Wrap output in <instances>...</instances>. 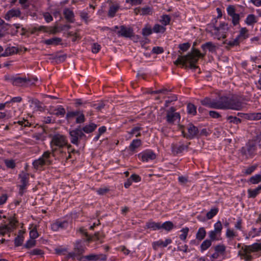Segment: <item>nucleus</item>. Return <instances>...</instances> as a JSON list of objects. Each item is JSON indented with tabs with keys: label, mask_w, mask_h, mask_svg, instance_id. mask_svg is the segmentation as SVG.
Instances as JSON below:
<instances>
[{
	"label": "nucleus",
	"mask_w": 261,
	"mask_h": 261,
	"mask_svg": "<svg viewBox=\"0 0 261 261\" xmlns=\"http://www.w3.org/2000/svg\"><path fill=\"white\" fill-rule=\"evenodd\" d=\"M200 102L203 106L215 109L239 111L243 108L242 103L239 100L225 96L220 97L218 100L206 97L201 100Z\"/></svg>",
	"instance_id": "obj_1"
},
{
	"label": "nucleus",
	"mask_w": 261,
	"mask_h": 261,
	"mask_svg": "<svg viewBox=\"0 0 261 261\" xmlns=\"http://www.w3.org/2000/svg\"><path fill=\"white\" fill-rule=\"evenodd\" d=\"M178 52L180 55L178 56L177 59L174 62V64L176 66L181 64L187 67L188 65L186 63L189 62L190 64L188 67L191 69L198 68V66L196 65V64L200 58H203L205 56V54L201 53L198 49L194 47H192L191 51L185 56H181V53L180 51H178Z\"/></svg>",
	"instance_id": "obj_2"
},
{
	"label": "nucleus",
	"mask_w": 261,
	"mask_h": 261,
	"mask_svg": "<svg viewBox=\"0 0 261 261\" xmlns=\"http://www.w3.org/2000/svg\"><path fill=\"white\" fill-rule=\"evenodd\" d=\"M57 148H53L52 152L49 151H45L42 156L37 160H35L33 162V166L34 168L38 169L40 167L45 165H50L52 164L53 161L50 159V156L52 155L55 156V152L57 150Z\"/></svg>",
	"instance_id": "obj_3"
},
{
	"label": "nucleus",
	"mask_w": 261,
	"mask_h": 261,
	"mask_svg": "<svg viewBox=\"0 0 261 261\" xmlns=\"http://www.w3.org/2000/svg\"><path fill=\"white\" fill-rule=\"evenodd\" d=\"M69 139L72 144L78 146L81 141L86 143L88 137L83 133L81 129V126H78L75 129L69 131Z\"/></svg>",
	"instance_id": "obj_4"
},
{
	"label": "nucleus",
	"mask_w": 261,
	"mask_h": 261,
	"mask_svg": "<svg viewBox=\"0 0 261 261\" xmlns=\"http://www.w3.org/2000/svg\"><path fill=\"white\" fill-rule=\"evenodd\" d=\"M184 127L185 126L182 125H179V129L181 131L182 136L188 139H194L199 133V130L198 128L194 125L192 123H189L187 126L188 134L185 133V131L184 129Z\"/></svg>",
	"instance_id": "obj_5"
},
{
	"label": "nucleus",
	"mask_w": 261,
	"mask_h": 261,
	"mask_svg": "<svg viewBox=\"0 0 261 261\" xmlns=\"http://www.w3.org/2000/svg\"><path fill=\"white\" fill-rule=\"evenodd\" d=\"M85 247L82 245V240L77 241L74 245L73 251L69 252L67 256L66 259L72 258L74 260L75 258L82 257V254L85 252Z\"/></svg>",
	"instance_id": "obj_6"
},
{
	"label": "nucleus",
	"mask_w": 261,
	"mask_h": 261,
	"mask_svg": "<svg viewBox=\"0 0 261 261\" xmlns=\"http://www.w3.org/2000/svg\"><path fill=\"white\" fill-rule=\"evenodd\" d=\"M256 144L253 141H249L245 146L241 148L240 152L242 155L245 156L247 158L252 156L256 151Z\"/></svg>",
	"instance_id": "obj_7"
},
{
	"label": "nucleus",
	"mask_w": 261,
	"mask_h": 261,
	"mask_svg": "<svg viewBox=\"0 0 261 261\" xmlns=\"http://www.w3.org/2000/svg\"><path fill=\"white\" fill-rule=\"evenodd\" d=\"M76 117L75 123L82 124L85 122L86 118L83 111H68L66 115V119L68 121Z\"/></svg>",
	"instance_id": "obj_8"
},
{
	"label": "nucleus",
	"mask_w": 261,
	"mask_h": 261,
	"mask_svg": "<svg viewBox=\"0 0 261 261\" xmlns=\"http://www.w3.org/2000/svg\"><path fill=\"white\" fill-rule=\"evenodd\" d=\"M50 145L52 147V149L54 148V146L59 148H63L65 146H67L68 145L66 137L62 135L58 134H55L52 137Z\"/></svg>",
	"instance_id": "obj_9"
},
{
	"label": "nucleus",
	"mask_w": 261,
	"mask_h": 261,
	"mask_svg": "<svg viewBox=\"0 0 261 261\" xmlns=\"http://www.w3.org/2000/svg\"><path fill=\"white\" fill-rule=\"evenodd\" d=\"M213 28L215 31V34L218 36V39H220L221 38L224 39L226 37L225 33L229 29L227 23H221L219 27L214 26Z\"/></svg>",
	"instance_id": "obj_10"
},
{
	"label": "nucleus",
	"mask_w": 261,
	"mask_h": 261,
	"mask_svg": "<svg viewBox=\"0 0 261 261\" xmlns=\"http://www.w3.org/2000/svg\"><path fill=\"white\" fill-rule=\"evenodd\" d=\"M190 144V142H187L185 144L182 141H179L177 143H173L171 144V151L174 154L181 153L184 150H188Z\"/></svg>",
	"instance_id": "obj_11"
},
{
	"label": "nucleus",
	"mask_w": 261,
	"mask_h": 261,
	"mask_svg": "<svg viewBox=\"0 0 261 261\" xmlns=\"http://www.w3.org/2000/svg\"><path fill=\"white\" fill-rule=\"evenodd\" d=\"M175 109L172 107L167 111L166 121L169 124H173L176 120L180 119V115L175 112Z\"/></svg>",
	"instance_id": "obj_12"
},
{
	"label": "nucleus",
	"mask_w": 261,
	"mask_h": 261,
	"mask_svg": "<svg viewBox=\"0 0 261 261\" xmlns=\"http://www.w3.org/2000/svg\"><path fill=\"white\" fill-rule=\"evenodd\" d=\"M19 177L20 178V182L21 184L19 186V194L20 195L22 196L23 194L26 187L28 184L29 180V174L22 171L19 174Z\"/></svg>",
	"instance_id": "obj_13"
},
{
	"label": "nucleus",
	"mask_w": 261,
	"mask_h": 261,
	"mask_svg": "<svg viewBox=\"0 0 261 261\" xmlns=\"http://www.w3.org/2000/svg\"><path fill=\"white\" fill-rule=\"evenodd\" d=\"M117 34L119 37L125 38H130L134 36L133 29L130 27L127 28L123 25L120 27V30L117 32Z\"/></svg>",
	"instance_id": "obj_14"
},
{
	"label": "nucleus",
	"mask_w": 261,
	"mask_h": 261,
	"mask_svg": "<svg viewBox=\"0 0 261 261\" xmlns=\"http://www.w3.org/2000/svg\"><path fill=\"white\" fill-rule=\"evenodd\" d=\"M138 157L141 158L143 162H148L155 159V154L151 150H146L138 154Z\"/></svg>",
	"instance_id": "obj_15"
},
{
	"label": "nucleus",
	"mask_w": 261,
	"mask_h": 261,
	"mask_svg": "<svg viewBox=\"0 0 261 261\" xmlns=\"http://www.w3.org/2000/svg\"><path fill=\"white\" fill-rule=\"evenodd\" d=\"M31 82V79L15 76L13 79L12 85L15 86H23Z\"/></svg>",
	"instance_id": "obj_16"
},
{
	"label": "nucleus",
	"mask_w": 261,
	"mask_h": 261,
	"mask_svg": "<svg viewBox=\"0 0 261 261\" xmlns=\"http://www.w3.org/2000/svg\"><path fill=\"white\" fill-rule=\"evenodd\" d=\"M21 13V11L19 9H12L7 12L4 18L7 20H10L12 17H19Z\"/></svg>",
	"instance_id": "obj_17"
},
{
	"label": "nucleus",
	"mask_w": 261,
	"mask_h": 261,
	"mask_svg": "<svg viewBox=\"0 0 261 261\" xmlns=\"http://www.w3.org/2000/svg\"><path fill=\"white\" fill-rule=\"evenodd\" d=\"M242 250L243 252L241 251L239 252L238 255L240 256L241 259H243L245 261H252L253 259V256L250 255L251 252L244 246L242 247Z\"/></svg>",
	"instance_id": "obj_18"
},
{
	"label": "nucleus",
	"mask_w": 261,
	"mask_h": 261,
	"mask_svg": "<svg viewBox=\"0 0 261 261\" xmlns=\"http://www.w3.org/2000/svg\"><path fill=\"white\" fill-rule=\"evenodd\" d=\"M201 48L204 51L203 54H206L207 50H208L212 53H215L216 51L217 47L212 42H207L202 44Z\"/></svg>",
	"instance_id": "obj_19"
},
{
	"label": "nucleus",
	"mask_w": 261,
	"mask_h": 261,
	"mask_svg": "<svg viewBox=\"0 0 261 261\" xmlns=\"http://www.w3.org/2000/svg\"><path fill=\"white\" fill-rule=\"evenodd\" d=\"M97 124L91 122L88 124H86L83 126H81V129L83 133L90 134L93 132L97 128Z\"/></svg>",
	"instance_id": "obj_20"
},
{
	"label": "nucleus",
	"mask_w": 261,
	"mask_h": 261,
	"mask_svg": "<svg viewBox=\"0 0 261 261\" xmlns=\"http://www.w3.org/2000/svg\"><path fill=\"white\" fill-rule=\"evenodd\" d=\"M172 240L170 239H167L165 241L159 240L153 243V248L156 250L159 247H166L168 244L171 243Z\"/></svg>",
	"instance_id": "obj_21"
},
{
	"label": "nucleus",
	"mask_w": 261,
	"mask_h": 261,
	"mask_svg": "<svg viewBox=\"0 0 261 261\" xmlns=\"http://www.w3.org/2000/svg\"><path fill=\"white\" fill-rule=\"evenodd\" d=\"M244 247L251 253L258 252L261 251V242L255 243L250 245H245Z\"/></svg>",
	"instance_id": "obj_22"
},
{
	"label": "nucleus",
	"mask_w": 261,
	"mask_h": 261,
	"mask_svg": "<svg viewBox=\"0 0 261 261\" xmlns=\"http://www.w3.org/2000/svg\"><path fill=\"white\" fill-rule=\"evenodd\" d=\"M18 52V49L15 47H8L6 48L5 51L0 56L2 57H8Z\"/></svg>",
	"instance_id": "obj_23"
},
{
	"label": "nucleus",
	"mask_w": 261,
	"mask_h": 261,
	"mask_svg": "<svg viewBox=\"0 0 261 261\" xmlns=\"http://www.w3.org/2000/svg\"><path fill=\"white\" fill-rule=\"evenodd\" d=\"M119 9L118 5H112L110 6L109 10L108 13V16L110 17H114Z\"/></svg>",
	"instance_id": "obj_24"
},
{
	"label": "nucleus",
	"mask_w": 261,
	"mask_h": 261,
	"mask_svg": "<svg viewBox=\"0 0 261 261\" xmlns=\"http://www.w3.org/2000/svg\"><path fill=\"white\" fill-rule=\"evenodd\" d=\"M64 15L65 18L69 22H73L74 21V13L73 11L68 9H66L64 11Z\"/></svg>",
	"instance_id": "obj_25"
},
{
	"label": "nucleus",
	"mask_w": 261,
	"mask_h": 261,
	"mask_svg": "<svg viewBox=\"0 0 261 261\" xmlns=\"http://www.w3.org/2000/svg\"><path fill=\"white\" fill-rule=\"evenodd\" d=\"M206 230L204 227H200L198 229L196 234V238L198 241H201L204 239L206 236Z\"/></svg>",
	"instance_id": "obj_26"
},
{
	"label": "nucleus",
	"mask_w": 261,
	"mask_h": 261,
	"mask_svg": "<svg viewBox=\"0 0 261 261\" xmlns=\"http://www.w3.org/2000/svg\"><path fill=\"white\" fill-rule=\"evenodd\" d=\"M65 113V110L62 106H59L57 109L50 112L51 114L55 115L57 116H64Z\"/></svg>",
	"instance_id": "obj_27"
},
{
	"label": "nucleus",
	"mask_w": 261,
	"mask_h": 261,
	"mask_svg": "<svg viewBox=\"0 0 261 261\" xmlns=\"http://www.w3.org/2000/svg\"><path fill=\"white\" fill-rule=\"evenodd\" d=\"M100 259V257L98 255H95V254H90L88 255L80 257L79 258H77V260L80 261H85V259H88L89 260H97Z\"/></svg>",
	"instance_id": "obj_28"
},
{
	"label": "nucleus",
	"mask_w": 261,
	"mask_h": 261,
	"mask_svg": "<svg viewBox=\"0 0 261 261\" xmlns=\"http://www.w3.org/2000/svg\"><path fill=\"white\" fill-rule=\"evenodd\" d=\"M248 30L246 28H242L240 31L239 35L237 37L238 40L242 41L248 37Z\"/></svg>",
	"instance_id": "obj_29"
},
{
	"label": "nucleus",
	"mask_w": 261,
	"mask_h": 261,
	"mask_svg": "<svg viewBox=\"0 0 261 261\" xmlns=\"http://www.w3.org/2000/svg\"><path fill=\"white\" fill-rule=\"evenodd\" d=\"M174 228V224L171 221H166L161 224L160 223V229L162 228L166 231H170Z\"/></svg>",
	"instance_id": "obj_30"
},
{
	"label": "nucleus",
	"mask_w": 261,
	"mask_h": 261,
	"mask_svg": "<svg viewBox=\"0 0 261 261\" xmlns=\"http://www.w3.org/2000/svg\"><path fill=\"white\" fill-rule=\"evenodd\" d=\"M146 227L148 229H151L153 230H156L160 229V223L155 222H148L146 223Z\"/></svg>",
	"instance_id": "obj_31"
},
{
	"label": "nucleus",
	"mask_w": 261,
	"mask_h": 261,
	"mask_svg": "<svg viewBox=\"0 0 261 261\" xmlns=\"http://www.w3.org/2000/svg\"><path fill=\"white\" fill-rule=\"evenodd\" d=\"M62 41V39L60 38L54 37L49 39L45 40L44 43L46 45H55L59 44Z\"/></svg>",
	"instance_id": "obj_32"
},
{
	"label": "nucleus",
	"mask_w": 261,
	"mask_h": 261,
	"mask_svg": "<svg viewBox=\"0 0 261 261\" xmlns=\"http://www.w3.org/2000/svg\"><path fill=\"white\" fill-rule=\"evenodd\" d=\"M141 145V141L140 139L133 140L131 142L129 148L130 151H134L136 148H138Z\"/></svg>",
	"instance_id": "obj_33"
},
{
	"label": "nucleus",
	"mask_w": 261,
	"mask_h": 261,
	"mask_svg": "<svg viewBox=\"0 0 261 261\" xmlns=\"http://www.w3.org/2000/svg\"><path fill=\"white\" fill-rule=\"evenodd\" d=\"M240 41L238 40V38H236L234 39L231 41L225 40L223 43L228 45L229 46H226L227 49H229L230 47L237 46L239 44Z\"/></svg>",
	"instance_id": "obj_34"
},
{
	"label": "nucleus",
	"mask_w": 261,
	"mask_h": 261,
	"mask_svg": "<svg viewBox=\"0 0 261 261\" xmlns=\"http://www.w3.org/2000/svg\"><path fill=\"white\" fill-rule=\"evenodd\" d=\"M212 245L211 240L206 239L204 240L200 245V250L201 252L207 249Z\"/></svg>",
	"instance_id": "obj_35"
},
{
	"label": "nucleus",
	"mask_w": 261,
	"mask_h": 261,
	"mask_svg": "<svg viewBox=\"0 0 261 261\" xmlns=\"http://www.w3.org/2000/svg\"><path fill=\"white\" fill-rule=\"evenodd\" d=\"M12 227H9L7 224H3L0 226V234L2 236H4L7 232H11Z\"/></svg>",
	"instance_id": "obj_36"
},
{
	"label": "nucleus",
	"mask_w": 261,
	"mask_h": 261,
	"mask_svg": "<svg viewBox=\"0 0 261 261\" xmlns=\"http://www.w3.org/2000/svg\"><path fill=\"white\" fill-rule=\"evenodd\" d=\"M141 130H142V127L138 126H135L131 129V130L129 132V134L132 136L135 135V136L137 137H139L141 136V133H140Z\"/></svg>",
	"instance_id": "obj_37"
},
{
	"label": "nucleus",
	"mask_w": 261,
	"mask_h": 261,
	"mask_svg": "<svg viewBox=\"0 0 261 261\" xmlns=\"http://www.w3.org/2000/svg\"><path fill=\"white\" fill-rule=\"evenodd\" d=\"M166 31V28L164 26L161 25L159 24H155L152 29V31L154 33H163Z\"/></svg>",
	"instance_id": "obj_38"
},
{
	"label": "nucleus",
	"mask_w": 261,
	"mask_h": 261,
	"mask_svg": "<svg viewBox=\"0 0 261 261\" xmlns=\"http://www.w3.org/2000/svg\"><path fill=\"white\" fill-rule=\"evenodd\" d=\"M187 112L189 114L195 115L196 114V107L192 103H189L187 105Z\"/></svg>",
	"instance_id": "obj_39"
},
{
	"label": "nucleus",
	"mask_w": 261,
	"mask_h": 261,
	"mask_svg": "<svg viewBox=\"0 0 261 261\" xmlns=\"http://www.w3.org/2000/svg\"><path fill=\"white\" fill-rule=\"evenodd\" d=\"M249 181L252 184H257L261 181V175L256 174L251 176L249 179Z\"/></svg>",
	"instance_id": "obj_40"
},
{
	"label": "nucleus",
	"mask_w": 261,
	"mask_h": 261,
	"mask_svg": "<svg viewBox=\"0 0 261 261\" xmlns=\"http://www.w3.org/2000/svg\"><path fill=\"white\" fill-rule=\"evenodd\" d=\"M226 250L225 246L223 244H219L215 246V251L218 254H223Z\"/></svg>",
	"instance_id": "obj_41"
},
{
	"label": "nucleus",
	"mask_w": 261,
	"mask_h": 261,
	"mask_svg": "<svg viewBox=\"0 0 261 261\" xmlns=\"http://www.w3.org/2000/svg\"><path fill=\"white\" fill-rule=\"evenodd\" d=\"M246 23L248 25H252L256 22L255 17L253 14H249L247 16L246 20Z\"/></svg>",
	"instance_id": "obj_42"
},
{
	"label": "nucleus",
	"mask_w": 261,
	"mask_h": 261,
	"mask_svg": "<svg viewBox=\"0 0 261 261\" xmlns=\"http://www.w3.org/2000/svg\"><path fill=\"white\" fill-rule=\"evenodd\" d=\"M24 237L22 235H18L14 239V244L16 247L21 246L23 242Z\"/></svg>",
	"instance_id": "obj_43"
},
{
	"label": "nucleus",
	"mask_w": 261,
	"mask_h": 261,
	"mask_svg": "<svg viewBox=\"0 0 261 261\" xmlns=\"http://www.w3.org/2000/svg\"><path fill=\"white\" fill-rule=\"evenodd\" d=\"M4 163L6 167L8 168L14 169L16 167L15 161L13 159H6L4 161Z\"/></svg>",
	"instance_id": "obj_44"
},
{
	"label": "nucleus",
	"mask_w": 261,
	"mask_h": 261,
	"mask_svg": "<svg viewBox=\"0 0 261 261\" xmlns=\"http://www.w3.org/2000/svg\"><path fill=\"white\" fill-rule=\"evenodd\" d=\"M218 212V208H214L211 209L206 214V217L208 219H211L213 218Z\"/></svg>",
	"instance_id": "obj_45"
},
{
	"label": "nucleus",
	"mask_w": 261,
	"mask_h": 261,
	"mask_svg": "<svg viewBox=\"0 0 261 261\" xmlns=\"http://www.w3.org/2000/svg\"><path fill=\"white\" fill-rule=\"evenodd\" d=\"M189 231V229L187 227L183 228L180 230V231L182 232V233L179 236V238L181 240H183V241L186 240L187 237L188 236Z\"/></svg>",
	"instance_id": "obj_46"
},
{
	"label": "nucleus",
	"mask_w": 261,
	"mask_h": 261,
	"mask_svg": "<svg viewBox=\"0 0 261 261\" xmlns=\"http://www.w3.org/2000/svg\"><path fill=\"white\" fill-rule=\"evenodd\" d=\"M9 220V227H12V231L15 228L16 224L18 223V221L16 220L14 217H10L8 218Z\"/></svg>",
	"instance_id": "obj_47"
},
{
	"label": "nucleus",
	"mask_w": 261,
	"mask_h": 261,
	"mask_svg": "<svg viewBox=\"0 0 261 261\" xmlns=\"http://www.w3.org/2000/svg\"><path fill=\"white\" fill-rule=\"evenodd\" d=\"M90 106L92 107H94L97 111H100L103 109L105 104L103 102H99L97 103L91 104L90 103Z\"/></svg>",
	"instance_id": "obj_48"
},
{
	"label": "nucleus",
	"mask_w": 261,
	"mask_h": 261,
	"mask_svg": "<svg viewBox=\"0 0 261 261\" xmlns=\"http://www.w3.org/2000/svg\"><path fill=\"white\" fill-rule=\"evenodd\" d=\"M171 18L168 15H163L162 16L161 22L163 24L166 25L169 24Z\"/></svg>",
	"instance_id": "obj_49"
},
{
	"label": "nucleus",
	"mask_w": 261,
	"mask_h": 261,
	"mask_svg": "<svg viewBox=\"0 0 261 261\" xmlns=\"http://www.w3.org/2000/svg\"><path fill=\"white\" fill-rule=\"evenodd\" d=\"M29 253L33 255H42L44 254V251L40 249L36 248L29 252Z\"/></svg>",
	"instance_id": "obj_50"
},
{
	"label": "nucleus",
	"mask_w": 261,
	"mask_h": 261,
	"mask_svg": "<svg viewBox=\"0 0 261 261\" xmlns=\"http://www.w3.org/2000/svg\"><path fill=\"white\" fill-rule=\"evenodd\" d=\"M152 33V29L150 27H146L142 29V35L144 36H148Z\"/></svg>",
	"instance_id": "obj_51"
},
{
	"label": "nucleus",
	"mask_w": 261,
	"mask_h": 261,
	"mask_svg": "<svg viewBox=\"0 0 261 261\" xmlns=\"http://www.w3.org/2000/svg\"><path fill=\"white\" fill-rule=\"evenodd\" d=\"M227 119L229 120L230 122L236 124H238L241 122V119L237 117L229 116L228 117Z\"/></svg>",
	"instance_id": "obj_52"
},
{
	"label": "nucleus",
	"mask_w": 261,
	"mask_h": 261,
	"mask_svg": "<svg viewBox=\"0 0 261 261\" xmlns=\"http://www.w3.org/2000/svg\"><path fill=\"white\" fill-rule=\"evenodd\" d=\"M247 192L248 193V198H255L259 194L255 189L253 190L249 189L248 190Z\"/></svg>",
	"instance_id": "obj_53"
},
{
	"label": "nucleus",
	"mask_w": 261,
	"mask_h": 261,
	"mask_svg": "<svg viewBox=\"0 0 261 261\" xmlns=\"http://www.w3.org/2000/svg\"><path fill=\"white\" fill-rule=\"evenodd\" d=\"M222 229V225L221 222L220 221L217 222L214 225L215 231H217L219 234H220Z\"/></svg>",
	"instance_id": "obj_54"
},
{
	"label": "nucleus",
	"mask_w": 261,
	"mask_h": 261,
	"mask_svg": "<svg viewBox=\"0 0 261 261\" xmlns=\"http://www.w3.org/2000/svg\"><path fill=\"white\" fill-rule=\"evenodd\" d=\"M36 245V241L33 239L28 240L25 244L24 247L26 248L29 249Z\"/></svg>",
	"instance_id": "obj_55"
},
{
	"label": "nucleus",
	"mask_w": 261,
	"mask_h": 261,
	"mask_svg": "<svg viewBox=\"0 0 261 261\" xmlns=\"http://www.w3.org/2000/svg\"><path fill=\"white\" fill-rule=\"evenodd\" d=\"M219 234V232L217 231H215V230H211L209 232V237L210 238V240L213 241L218 240V239L217 238V234Z\"/></svg>",
	"instance_id": "obj_56"
},
{
	"label": "nucleus",
	"mask_w": 261,
	"mask_h": 261,
	"mask_svg": "<svg viewBox=\"0 0 261 261\" xmlns=\"http://www.w3.org/2000/svg\"><path fill=\"white\" fill-rule=\"evenodd\" d=\"M141 9L142 15H148L151 13V8L149 7L141 8Z\"/></svg>",
	"instance_id": "obj_57"
},
{
	"label": "nucleus",
	"mask_w": 261,
	"mask_h": 261,
	"mask_svg": "<svg viewBox=\"0 0 261 261\" xmlns=\"http://www.w3.org/2000/svg\"><path fill=\"white\" fill-rule=\"evenodd\" d=\"M190 47V44L188 42L180 44L179 45V48L182 51H186L189 49Z\"/></svg>",
	"instance_id": "obj_58"
},
{
	"label": "nucleus",
	"mask_w": 261,
	"mask_h": 261,
	"mask_svg": "<svg viewBox=\"0 0 261 261\" xmlns=\"http://www.w3.org/2000/svg\"><path fill=\"white\" fill-rule=\"evenodd\" d=\"M100 232H97L95 233V234L93 236H89V237L87 238V241L90 242L93 240H98L100 239Z\"/></svg>",
	"instance_id": "obj_59"
},
{
	"label": "nucleus",
	"mask_w": 261,
	"mask_h": 261,
	"mask_svg": "<svg viewBox=\"0 0 261 261\" xmlns=\"http://www.w3.org/2000/svg\"><path fill=\"white\" fill-rule=\"evenodd\" d=\"M226 236L227 238L231 239L236 237L237 234L232 230L228 228L226 230Z\"/></svg>",
	"instance_id": "obj_60"
},
{
	"label": "nucleus",
	"mask_w": 261,
	"mask_h": 261,
	"mask_svg": "<svg viewBox=\"0 0 261 261\" xmlns=\"http://www.w3.org/2000/svg\"><path fill=\"white\" fill-rule=\"evenodd\" d=\"M30 237L31 239L34 240L38 238V233L36 228L32 229L30 232Z\"/></svg>",
	"instance_id": "obj_61"
},
{
	"label": "nucleus",
	"mask_w": 261,
	"mask_h": 261,
	"mask_svg": "<svg viewBox=\"0 0 261 261\" xmlns=\"http://www.w3.org/2000/svg\"><path fill=\"white\" fill-rule=\"evenodd\" d=\"M101 46L97 43H94L92 46V51L94 54L97 53L100 49Z\"/></svg>",
	"instance_id": "obj_62"
},
{
	"label": "nucleus",
	"mask_w": 261,
	"mask_h": 261,
	"mask_svg": "<svg viewBox=\"0 0 261 261\" xmlns=\"http://www.w3.org/2000/svg\"><path fill=\"white\" fill-rule=\"evenodd\" d=\"M231 17H232V22L234 25H236L239 23L240 16L238 14H235Z\"/></svg>",
	"instance_id": "obj_63"
},
{
	"label": "nucleus",
	"mask_w": 261,
	"mask_h": 261,
	"mask_svg": "<svg viewBox=\"0 0 261 261\" xmlns=\"http://www.w3.org/2000/svg\"><path fill=\"white\" fill-rule=\"evenodd\" d=\"M227 13L230 16H231L233 15H234L235 14H236L235 13V8L232 5H229L227 8Z\"/></svg>",
	"instance_id": "obj_64"
}]
</instances>
